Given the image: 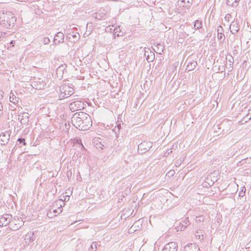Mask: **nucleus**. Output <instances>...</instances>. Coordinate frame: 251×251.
<instances>
[{
  "label": "nucleus",
  "instance_id": "1",
  "mask_svg": "<svg viewBox=\"0 0 251 251\" xmlns=\"http://www.w3.org/2000/svg\"><path fill=\"white\" fill-rule=\"evenodd\" d=\"M16 19L10 11L0 12V25L6 29H11L14 25Z\"/></svg>",
  "mask_w": 251,
  "mask_h": 251
},
{
  "label": "nucleus",
  "instance_id": "2",
  "mask_svg": "<svg viewBox=\"0 0 251 251\" xmlns=\"http://www.w3.org/2000/svg\"><path fill=\"white\" fill-rule=\"evenodd\" d=\"M82 118L74 117L73 118L72 122L77 128L81 130H86L92 125L91 117L89 115L84 114Z\"/></svg>",
  "mask_w": 251,
  "mask_h": 251
},
{
  "label": "nucleus",
  "instance_id": "3",
  "mask_svg": "<svg viewBox=\"0 0 251 251\" xmlns=\"http://www.w3.org/2000/svg\"><path fill=\"white\" fill-rule=\"evenodd\" d=\"M59 90V97L60 99L68 98L73 95L75 92V90L72 87L66 84L61 85Z\"/></svg>",
  "mask_w": 251,
  "mask_h": 251
},
{
  "label": "nucleus",
  "instance_id": "4",
  "mask_svg": "<svg viewBox=\"0 0 251 251\" xmlns=\"http://www.w3.org/2000/svg\"><path fill=\"white\" fill-rule=\"evenodd\" d=\"M64 202H63L62 199L56 201L50 209V213H48V217H50L49 214H51L52 212L55 214L54 215L60 213L62 211V207L64 205Z\"/></svg>",
  "mask_w": 251,
  "mask_h": 251
},
{
  "label": "nucleus",
  "instance_id": "5",
  "mask_svg": "<svg viewBox=\"0 0 251 251\" xmlns=\"http://www.w3.org/2000/svg\"><path fill=\"white\" fill-rule=\"evenodd\" d=\"M24 225V222L22 220L19 218H14L11 220L9 223V228L12 230L19 229Z\"/></svg>",
  "mask_w": 251,
  "mask_h": 251
},
{
  "label": "nucleus",
  "instance_id": "6",
  "mask_svg": "<svg viewBox=\"0 0 251 251\" xmlns=\"http://www.w3.org/2000/svg\"><path fill=\"white\" fill-rule=\"evenodd\" d=\"M85 104L80 100H75L69 104L70 109L75 112L84 108Z\"/></svg>",
  "mask_w": 251,
  "mask_h": 251
},
{
  "label": "nucleus",
  "instance_id": "7",
  "mask_svg": "<svg viewBox=\"0 0 251 251\" xmlns=\"http://www.w3.org/2000/svg\"><path fill=\"white\" fill-rule=\"evenodd\" d=\"M152 144L150 141H144L138 145V150L140 153H144L148 151L152 147Z\"/></svg>",
  "mask_w": 251,
  "mask_h": 251
},
{
  "label": "nucleus",
  "instance_id": "8",
  "mask_svg": "<svg viewBox=\"0 0 251 251\" xmlns=\"http://www.w3.org/2000/svg\"><path fill=\"white\" fill-rule=\"evenodd\" d=\"M12 219L11 215L4 214L0 217V226H6L9 225L10 222Z\"/></svg>",
  "mask_w": 251,
  "mask_h": 251
},
{
  "label": "nucleus",
  "instance_id": "9",
  "mask_svg": "<svg viewBox=\"0 0 251 251\" xmlns=\"http://www.w3.org/2000/svg\"><path fill=\"white\" fill-rule=\"evenodd\" d=\"M177 244L175 242H171L167 244L162 251H177Z\"/></svg>",
  "mask_w": 251,
  "mask_h": 251
},
{
  "label": "nucleus",
  "instance_id": "10",
  "mask_svg": "<svg viewBox=\"0 0 251 251\" xmlns=\"http://www.w3.org/2000/svg\"><path fill=\"white\" fill-rule=\"evenodd\" d=\"M10 138L9 131H5L0 134V144L5 145L8 143Z\"/></svg>",
  "mask_w": 251,
  "mask_h": 251
},
{
  "label": "nucleus",
  "instance_id": "11",
  "mask_svg": "<svg viewBox=\"0 0 251 251\" xmlns=\"http://www.w3.org/2000/svg\"><path fill=\"white\" fill-rule=\"evenodd\" d=\"M240 28V26L237 21H234L232 22L229 26L230 32L233 34H235L238 32Z\"/></svg>",
  "mask_w": 251,
  "mask_h": 251
},
{
  "label": "nucleus",
  "instance_id": "12",
  "mask_svg": "<svg viewBox=\"0 0 251 251\" xmlns=\"http://www.w3.org/2000/svg\"><path fill=\"white\" fill-rule=\"evenodd\" d=\"M29 114L26 112H24L19 115L18 120L22 125H25L28 122Z\"/></svg>",
  "mask_w": 251,
  "mask_h": 251
},
{
  "label": "nucleus",
  "instance_id": "13",
  "mask_svg": "<svg viewBox=\"0 0 251 251\" xmlns=\"http://www.w3.org/2000/svg\"><path fill=\"white\" fill-rule=\"evenodd\" d=\"M26 243L29 244L35 240V236L34 232H29L25 235V239Z\"/></svg>",
  "mask_w": 251,
  "mask_h": 251
},
{
  "label": "nucleus",
  "instance_id": "14",
  "mask_svg": "<svg viewBox=\"0 0 251 251\" xmlns=\"http://www.w3.org/2000/svg\"><path fill=\"white\" fill-rule=\"evenodd\" d=\"M193 0H182L178 1V4L180 7L188 8L192 5Z\"/></svg>",
  "mask_w": 251,
  "mask_h": 251
},
{
  "label": "nucleus",
  "instance_id": "15",
  "mask_svg": "<svg viewBox=\"0 0 251 251\" xmlns=\"http://www.w3.org/2000/svg\"><path fill=\"white\" fill-rule=\"evenodd\" d=\"M196 248L198 251H200L199 248L198 246L195 244H189L186 245L184 248L185 251H197L193 248V247Z\"/></svg>",
  "mask_w": 251,
  "mask_h": 251
},
{
  "label": "nucleus",
  "instance_id": "16",
  "mask_svg": "<svg viewBox=\"0 0 251 251\" xmlns=\"http://www.w3.org/2000/svg\"><path fill=\"white\" fill-rule=\"evenodd\" d=\"M10 101L14 104H17L20 100L19 98L16 97L13 92H11L9 95Z\"/></svg>",
  "mask_w": 251,
  "mask_h": 251
},
{
  "label": "nucleus",
  "instance_id": "17",
  "mask_svg": "<svg viewBox=\"0 0 251 251\" xmlns=\"http://www.w3.org/2000/svg\"><path fill=\"white\" fill-rule=\"evenodd\" d=\"M64 38V34L61 32H59L55 35L54 40L55 41H58V43H61L63 42Z\"/></svg>",
  "mask_w": 251,
  "mask_h": 251
},
{
  "label": "nucleus",
  "instance_id": "18",
  "mask_svg": "<svg viewBox=\"0 0 251 251\" xmlns=\"http://www.w3.org/2000/svg\"><path fill=\"white\" fill-rule=\"evenodd\" d=\"M104 11V9L102 8L99 9L97 12H96L94 14V16H95V17L96 19H98L99 20L101 19L105 15V13L103 12Z\"/></svg>",
  "mask_w": 251,
  "mask_h": 251
},
{
  "label": "nucleus",
  "instance_id": "19",
  "mask_svg": "<svg viewBox=\"0 0 251 251\" xmlns=\"http://www.w3.org/2000/svg\"><path fill=\"white\" fill-rule=\"evenodd\" d=\"M240 0H226V3L228 6H231L233 7L237 6Z\"/></svg>",
  "mask_w": 251,
  "mask_h": 251
},
{
  "label": "nucleus",
  "instance_id": "20",
  "mask_svg": "<svg viewBox=\"0 0 251 251\" xmlns=\"http://www.w3.org/2000/svg\"><path fill=\"white\" fill-rule=\"evenodd\" d=\"M223 28L221 25H219L217 28V38L219 40H221L223 38V37H225L224 34L223 33ZM225 39V38H224Z\"/></svg>",
  "mask_w": 251,
  "mask_h": 251
},
{
  "label": "nucleus",
  "instance_id": "21",
  "mask_svg": "<svg viewBox=\"0 0 251 251\" xmlns=\"http://www.w3.org/2000/svg\"><path fill=\"white\" fill-rule=\"evenodd\" d=\"M197 65V62L195 61H192L189 62L187 65V68L189 71L194 70Z\"/></svg>",
  "mask_w": 251,
  "mask_h": 251
},
{
  "label": "nucleus",
  "instance_id": "22",
  "mask_svg": "<svg viewBox=\"0 0 251 251\" xmlns=\"http://www.w3.org/2000/svg\"><path fill=\"white\" fill-rule=\"evenodd\" d=\"M190 223L188 218H186L185 220L183 221L182 223L180 224L182 225V227L180 228V230H184L186 226L190 225Z\"/></svg>",
  "mask_w": 251,
  "mask_h": 251
},
{
  "label": "nucleus",
  "instance_id": "23",
  "mask_svg": "<svg viewBox=\"0 0 251 251\" xmlns=\"http://www.w3.org/2000/svg\"><path fill=\"white\" fill-rule=\"evenodd\" d=\"M250 114H251V109H249L248 114L246 115V116L243 117L241 122L246 123L249 120H251V116L250 115Z\"/></svg>",
  "mask_w": 251,
  "mask_h": 251
},
{
  "label": "nucleus",
  "instance_id": "24",
  "mask_svg": "<svg viewBox=\"0 0 251 251\" xmlns=\"http://www.w3.org/2000/svg\"><path fill=\"white\" fill-rule=\"evenodd\" d=\"M194 28L196 30L200 29L202 27V22L199 20H196L194 25Z\"/></svg>",
  "mask_w": 251,
  "mask_h": 251
},
{
  "label": "nucleus",
  "instance_id": "25",
  "mask_svg": "<svg viewBox=\"0 0 251 251\" xmlns=\"http://www.w3.org/2000/svg\"><path fill=\"white\" fill-rule=\"evenodd\" d=\"M88 250L89 251H97V245L96 242H93L89 247Z\"/></svg>",
  "mask_w": 251,
  "mask_h": 251
},
{
  "label": "nucleus",
  "instance_id": "26",
  "mask_svg": "<svg viewBox=\"0 0 251 251\" xmlns=\"http://www.w3.org/2000/svg\"><path fill=\"white\" fill-rule=\"evenodd\" d=\"M113 30H114V36L115 37L116 36H122V34H120L121 33V32L119 31L118 30H120V29H119V27H118V28H115L114 27V28L113 29Z\"/></svg>",
  "mask_w": 251,
  "mask_h": 251
},
{
  "label": "nucleus",
  "instance_id": "27",
  "mask_svg": "<svg viewBox=\"0 0 251 251\" xmlns=\"http://www.w3.org/2000/svg\"><path fill=\"white\" fill-rule=\"evenodd\" d=\"M204 217L202 215H200L196 217V221L197 223H201L203 222Z\"/></svg>",
  "mask_w": 251,
  "mask_h": 251
},
{
  "label": "nucleus",
  "instance_id": "28",
  "mask_svg": "<svg viewBox=\"0 0 251 251\" xmlns=\"http://www.w3.org/2000/svg\"><path fill=\"white\" fill-rule=\"evenodd\" d=\"M178 146V145L177 143H175L173 144L171 148V151H177Z\"/></svg>",
  "mask_w": 251,
  "mask_h": 251
},
{
  "label": "nucleus",
  "instance_id": "29",
  "mask_svg": "<svg viewBox=\"0 0 251 251\" xmlns=\"http://www.w3.org/2000/svg\"><path fill=\"white\" fill-rule=\"evenodd\" d=\"M72 37L73 38H74V40H73L74 42H75V41H77L79 37V34L78 33H76L74 35H72Z\"/></svg>",
  "mask_w": 251,
  "mask_h": 251
},
{
  "label": "nucleus",
  "instance_id": "30",
  "mask_svg": "<svg viewBox=\"0 0 251 251\" xmlns=\"http://www.w3.org/2000/svg\"><path fill=\"white\" fill-rule=\"evenodd\" d=\"M50 42V39L48 38V37H44L43 38V40H42V42L46 45V44H48Z\"/></svg>",
  "mask_w": 251,
  "mask_h": 251
},
{
  "label": "nucleus",
  "instance_id": "31",
  "mask_svg": "<svg viewBox=\"0 0 251 251\" xmlns=\"http://www.w3.org/2000/svg\"><path fill=\"white\" fill-rule=\"evenodd\" d=\"M245 191H246V188L245 187H244L243 188V189L241 190V191L239 192V196L240 197H243L245 195Z\"/></svg>",
  "mask_w": 251,
  "mask_h": 251
},
{
  "label": "nucleus",
  "instance_id": "32",
  "mask_svg": "<svg viewBox=\"0 0 251 251\" xmlns=\"http://www.w3.org/2000/svg\"><path fill=\"white\" fill-rule=\"evenodd\" d=\"M153 57H151L149 56V55H148L146 58V60H147L148 62H151L153 61Z\"/></svg>",
  "mask_w": 251,
  "mask_h": 251
},
{
  "label": "nucleus",
  "instance_id": "33",
  "mask_svg": "<svg viewBox=\"0 0 251 251\" xmlns=\"http://www.w3.org/2000/svg\"><path fill=\"white\" fill-rule=\"evenodd\" d=\"M62 71V67L59 66L56 70V73L58 74L60 72Z\"/></svg>",
  "mask_w": 251,
  "mask_h": 251
},
{
  "label": "nucleus",
  "instance_id": "34",
  "mask_svg": "<svg viewBox=\"0 0 251 251\" xmlns=\"http://www.w3.org/2000/svg\"><path fill=\"white\" fill-rule=\"evenodd\" d=\"M44 86H45V85L44 84H43L42 85H40L38 86H37V89H38L40 90L43 89L44 88Z\"/></svg>",
  "mask_w": 251,
  "mask_h": 251
},
{
  "label": "nucleus",
  "instance_id": "35",
  "mask_svg": "<svg viewBox=\"0 0 251 251\" xmlns=\"http://www.w3.org/2000/svg\"><path fill=\"white\" fill-rule=\"evenodd\" d=\"M163 51V50L162 49H159V48L158 47V51H156L157 53L160 54H162V52Z\"/></svg>",
  "mask_w": 251,
  "mask_h": 251
},
{
  "label": "nucleus",
  "instance_id": "36",
  "mask_svg": "<svg viewBox=\"0 0 251 251\" xmlns=\"http://www.w3.org/2000/svg\"><path fill=\"white\" fill-rule=\"evenodd\" d=\"M181 163V161H176V162L175 165L176 166H179L180 165Z\"/></svg>",
  "mask_w": 251,
  "mask_h": 251
},
{
  "label": "nucleus",
  "instance_id": "37",
  "mask_svg": "<svg viewBox=\"0 0 251 251\" xmlns=\"http://www.w3.org/2000/svg\"><path fill=\"white\" fill-rule=\"evenodd\" d=\"M18 141L20 143H22L23 142H24V144H25V139H23V138H19V139H18Z\"/></svg>",
  "mask_w": 251,
  "mask_h": 251
},
{
  "label": "nucleus",
  "instance_id": "38",
  "mask_svg": "<svg viewBox=\"0 0 251 251\" xmlns=\"http://www.w3.org/2000/svg\"><path fill=\"white\" fill-rule=\"evenodd\" d=\"M69 196H65V198H64V200H62V201H63L64 202V201H69Z\"/></svg>",
  "mask_w": 251,
  "mask_h": 251
},
{
  "label": "nucleus",
  "instance_id": "39",
  "mask_svg": "<svg viewBox=\"0 0 251 251\" xmlns=\"http://www.w3.org/2000/svg\"><path fill=\"white\" fill-rule=\"evenodd\" d=\"M172 152H173V151H171V150L169 151V150L168 151H166L165 152V155H166V156L169 155L170 154V153H171Z\"/></svg>",
  "mask_w": 251,
  "mask_h": 251
},
{
  "label": "nucleus",
  "instance_id": "40",
  "mask_svg": "<svg viewBox=\"0 0 251 251\" xmlns=\"http://www.w3.org/2000/svg\"><path fill=\"white\" fill-rule=\"evenodd\" d=\"M168 174H170L171 176H173L175 174L174 170H171L168 172Z\"/></svg>",
  "mask_w": 251,
  "mask_h": 251
},
{
  "label": "nucleus",
  "instance_id": "41",
  "mask_svg": "<svg viewBox=\"0 0 251 251\" xmlns=\"http://www.w3.org/2000/svg\"><path fill=\"white\" fill-rule=\"evenodd\" d=\"M2 110V105L1 103L0 102V115L1 114V111Z\"/></svg>",
  "mask_w": 251,
  "mask_h": 251
},
{
  "label": "nucleus",
  "instance_id": "42",
  "mask_svg": "<svg viewBox=\"0 0 251 251\" xmlns=\"http://www.w3.org/2000/svg\"><path fill=\"white\" fill-rule=\"evenodd\" d=\"M22 233H18L16 235H17V237L18 238H19L20 236H21L22 235Z\"/></svg>",
  "mask_w": 251,
  "mask_h": 251
},
{
  "label": "nucleus",
  "instance_id": "43",
  "mask_svg": "<svg viewBox=\"0 0 251 251\" xmlns=\"http://www.w3.org/2000/svg\"><path fill=\"white\" fill-rule=\"evenodd\" d=\"M14 43H15V41H11V42H10V44L12 45L13 46H14Z\"/></svg>",
  "mask_w": 251,
  "mask_h": 251
},
{
  "label": "nucleus",
  "instance_id": "44",
  "mask_svg": "<svg viewBox=\"0 0 251 251\" xmlns=\"http://www.w3.org/2000/svg\"><path fill=\"white\" fill-rule=\"evenodd\" d=\"M0 93H1L0 95V98H2V94L3 93L2 91H0Z\"/></svg>",
  "mask_w": 251,
  "mask_h": 251
},
{
  "label": "nucleus",
  "instance_id": "45",
  "mask_svg": "<svg viewBox=\"0 0 251 251\" xmlns=\"http://www.w3.org/2000/svg\"><path fill=\"white\" fill-rule=\"evenodd\" d=\"M230 16V14H227V15H226L225 18H229Z\"/></svg>",
  "mask_w": 251,
  "mask_h": 251
},
{
  "label": "nucleus",
  "instance_id": "46",
  "mask_svg": "<svg viewBox=\"0 0 251 251\" xmlns=\"http://www.w3.org/2000/svg\"><path fill=\"white\" fill-rule=\"evenodd\" d=\"M117 127H118V129L119 130L120 127H121V125L120 124H119L118 126H117Z\"/></svg>",
  "mask_w": 251,
  "mask_h": 251
},
{
  "label": "nucleus",
  "instance_id": "47",
  "mask_svg": "<svg viewBox=\"0 0 251 251\" xmlns=\"http://www.w3.org/2000/svg\"><path fill=\"white\" fill-rule=\"evenodd\" d=\"M113 27H114V26H112V28H110V30L113 29Z\"/></svg>",
  "mask_w": 251,
  "mask_h": 251
},
{
  "label": "nucleus",
  "instance_id": "48",
  "mask_svg": "<svg viewBox=\"0 0 251 251\" xmlns=\"http://www.w3.org/2000/svg\"><path fill=\"white\" fill-rule=\"evenodd\" d=\"M56 210L58 211V207H56Z\"/></svg>",
  "mask_w": 251,
  "mask_h": 251
},
{
  "label": "nucleus",
  "instance_id": "49",
  "mask_svg": "<svg viewBox=\"0 0 251 251\" xmlns=\"http://www.w3.org/2000/svg\"><path fill=\"white\" fill-rule=\"evenodd\" d=\"M158 46H161L160 44H158Z\"/></svg>",
  "mask_w": 251,
  "mask_h": 251
},
{
  "label": "nucleus",
  "instance_id": "50",
  "mask_svg": "<svg viewBox=\"0 0 251 251\" xmlns=\"http://www.w3.org/2000/svg\"><path fill=\"white\" fill-rule=\"evenodd\" d=\"M150 53H151V54H153V53H152V52H151Z\"/></svg>",
  "mask_w": 251,
  "mask_h": 251
},
{
  "label": "nucleus",
  "instance_id": "51",
  "mask_svg": "<svg viewBox=\"0 0 251 251\" xmlns=\"http://www.w3.org/2000/svg\"><path fill=\"white\" fill-rule=\"evenodd\" d=\"M114 130H116V127L114 128Z\"/></svg>",
  "mask_w": 251,
  "mask_h": 251
},
{
  "label": "nucleus",
  "instance_id": "52",
  "mask_svg": "<svg viewBox=\"0 0 251 251\" xmlns=\"http://www.w3.org/2000/svg\"><path fill=\"white\" fill-rule=\"evenodd\" d=\"M0 34L1 35H2V33H0Z\"/></svg>",
  "mask_w": 251,
  "mask_h": 251
}]
</instances>
